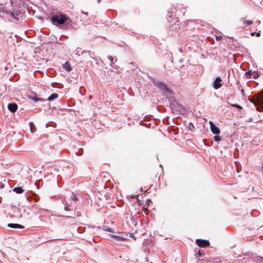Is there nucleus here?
I'll list each match as a JSON object with an SVG mask.
<instances>
[{
	"label": "nucleus",
	"instance_id": "obj_1",
	"mask_svg": "<svg viewBox=\"0 0 263 263\" xmlns=\"http://www.w3.org/2000/svg\"><path fill=\"white\" fill-rule=\"evenodd\" d=\"M51 21L53 24L56 26H60L64 23H66V25H68L71 22L69 18L64 14L52 16L51 18Z\"/></svg>",
	"mask_w": 263,
	"mask_h": 263
},
{
	"label": "nucleus",
	"instance_id": "obj_2",
	"mask_svg": "<svg viewBox=\"0 0 263 263\" xmlns=\"http://www.w3.org/2000/svg\"><path fill=\"white\" fill-rule=\"evenodd\" d=\"M249 100L254 105L258 106L256 109L257 111H263V93H260L257 96H254Z\"/></svg>",
	"mask_w": 263,
	"mask_h": 263
},
{
	"label": "nucleus",
	"instance_id": "obj_3",
	"mask_svg": "<svg viewBox=\"0 0 263 263\" xmlns=\"http://www.w3.org/2000/svg\"><path fill=\"white\" fill-rule=\"evenodd\" d=\"M154 84L155 86L158 87L160 89H161L163 93H165V92H170V89L168 87H167L164 83L159 81H155Z\"/></svg>",
	"mask_w": 263,
	"mask_h": 263
},
{
	"label": "nucleus",
	"instance_id": "obj_4",
	"mask_svg": "<svg viewBox=\"0 0 263 263\" xmlns=\"http://www.w3.org/2000/svg\"><path fill=\"white\" fill-rule=\"evenodd\" d=\"M196 243L200 247H206L210 245V242L208 240L201 239H197Z\"/></svg>",
	"mask_w": 263,
	"mask_h": 263
},
{
	"label": "nucleus",
	"instance_id": "obj_5",
	"mask_svg": "<svg viewBox=\"0 0 263 263\" xmlns=\"http://www.w3.org/2000/svg\"><path fill=\"white\" fill-rule=\"evenodd\" d=\"M223 85L222 79L220 77H218L215 79V89L220 88Z\"/></svg>",
	"mask_w": 263,
	"mask_h": 263
},
{
	"label": "nucleus",
	"instance_id": "obj_6",
	"mask_svg": "<svg viewBox=\"0 0 263 263\" xmlns=\"http://www.w3.org/2000/svg\"><path fill=\"white\" fill-rule=\"evenodd\" d=\"M8 109L12 112H15L17 108V106L15 103H9L8 105Z\"/></svg>",
	"mask_w": 263,
	"mask_h": 263
},
{
	"label": "nucleus",
	"instance_id": "obj_7",
	"mask_svg": "<svg viewBox=\"0 0 263 263\" xmlns=\"http://www.w3.org/2000/svg\"><path fill=\"white\" fill-rule=\"evenodd\" d=\"M8 227L14 229H23L24 227L21 224L17 223H9Z\"/></svg>",
	"mask_w": 263,
	"mask_h": 263
},
{
	"label": "nucleus",
	"instance_id": "obj_8",
	"mask_svg": "<svg viewBox=\"0 0 263 263\" xmlns=\"http://www.w3.org/2000/svg\"><path fill=\"white\" fill-rule=\"evenodd\" d=\"M110 237L114 239H115L117 241H124L126 239L122 236L111 235Z\"/></svg>",
	"mask_w": 263,
	"mask_h": 263
},
{
	"label": "nucleus",
	"instance_id": "obj_9",
	"mask_svg": "<svg viewBox=\"0 0 263 263\" xmlns=\"http://www.w3.org/2000/svg\"><path fill=\"white\" fill-rule=\"evenodd\" d=\"M63 67L67 71H70L71 70V65L68 62L65 63V64L63 65Z\"/></svg>",
	"mask_w": 263,
	"mask_h": 263
},
{
	"label": "nucleus",
	"instance_id": "obj_10",
	"mask_svg": "<svg viewBox=\"0 0 263 263\" xmlns=\"http://www.w3.org/2000/svg\"><path fill=\"white\" fill-rule=\"evenodd\" d=\"M13 191L17 194H21L24 192V190L22 189V187H14Z\"/></svg>",
	"mask_w": 263,
	"mask_h": 263
},
{
	"label": "nucleus",
	"instance_id": "obj_11",
	"mask_svg": "<svg viewBox=\"0 0 263 263\" xmlns=\"http://www.w3.org/2000/svg\"><path fill=\"white\" fill-rule=\"evenodd\" d=\"M58 97V95L57 93H52L51 94L48 98V100L52 101Z\"/></svg>",
	"mask_w": 263,
	"mask_h": 263
},
{
	"label": "nucleus",
	"instance_id": "obj_12",
	"mask_svg": "<svg viewBox=\"0 0 263 263\" xmlns=\"http://www.w3.org/2000/svg\"><path fill=\"white\" fill-rule=\"evenodd\" d=\"M222 140V137L219 136V135H215V141L216 142H219Z\"/></svg>",
	"mask_w": 263,
	"mask_h": 263
},
{
	"label": "nucleus",
	"instance_id": "obj_13",
	"mask_svg": "<svg viewBox=\"0 0 263 263\" xmlns=\"http://www.w3.org/2000/svg\"><path fill=\"white\" fill-rule=\"evenodd\" d=\"M247 77L249 79L251 78V76L253 74V72L251 71H248L245 73Z\"/></svg>",
	"mask_w": 263,
	"mask_h": 263
},
{
	"label": "nucleus",
	"instance_id": "obj_14",
	"mask_svg": "<svg viewBox=\"0 0 263 263\" xmlns=\"http://www.w3.org/2000/svg\"><path fill=\"white\" fill-rule=\"evenodd\" d=\"M220 131L218 127L215 125V135H218L220 134Z\"/></svg>",
	"mask_w": 263,
	"mask_h": 263
},
{
	"label": "nucleus",
	"instance_id": "obj_15",
	"mask_svg": "<svg viewBox=\"0 0 263 263\" xmlns=\"http://www.w3.org/2000/svg\"><path fill=\"white\" fill-rule=\"evenodd\" d=\"M253 76L254 79H256L258 77L259 74L257 71H254L253 72Z\"/></svg>",
	"mask_w": 263,
	"mask_h": 263
},
{
	"label": "nucleus",
	"instance_id": "obj_16",
	"mask_svg": "<svg viewBox=\"0 0 263 263\" xmlns=\"http://www.w3.org/2000/svg\"><path fill=\"white\" fill-rule=\"evenodd\" d=\"M7 13L9 14L11 17L15 19L16 20H18V18L15 16L13 12H7Z\"/></svg>",
	"mask_w": 263,
	"mask_h": 263
},
{
	"label": "nucleus",
	"instance_id": "obj_17",
	"mask_svg": "<svg viewBox=\"0 0 263 263\" xmlns=\"http://www.w3.org/2000/svg\"><path fill=\"white\" fill-rule=\"evenodd\" d=\"M253 22L252 21H244V24H246L247 25H252L253 24Z\"/></svg>",
	"mask_w": 263,
	"mask_h": 263
},
{
	"label": "nucleus",
	"instance_id": "obj_18",
	"mask_svg": "<svg viewBox=\"0 0 263 263\" xmlns=\"http://www.w3.org/2000/svg\"><path fill=\"white\" fill-rule=\"evenodd\" d=\"M103 230L105 231L111 232V233H114V232L112 230V229L110 228H105L103 229Z\"/></svg>",
	"mask_w": 263,
	"mask_h": 263
},
{
	"label": "nucleus",
	"instance_id": "obj_19",
	"mask_svg": "<svg viewBox=\"0 0 263 263\" xmlns=\"http://www.w3.org/2000/svg\"><path fill=\"white\" fill-rule=\"evenodd\" d=\"M210 124L211 130L212 131V132L213 133H214V123L210 121Z\"/></svg>",
	"mask_w": 263,
	"mask_h": 263
},
{
	"label": "nucleus",
	"instance_id": "obj_20",
	"mask_svg": "<svg viewBox=\"0 0 263 263\" xmlns=\"http://www.w3.org/2000/svg\"><path fill=\"white\" fill-rule=\"evenodd\" d=\"M251 35L252 36H253V35H256V36H259L260 35V33L259 32H252L251 33Z\"/></svg>",
	"mask_w": 263,
	"mask_h": 263
},
{
	"label": "nucleus",
	"instance_id": "obj_21",
	"mask_svg": "<svg viewBox=\"0 0 263 263\" xmlns=\"http://www.w3.org/2000/svg\"><path fill=\"white\" fill-rule=\"evenodd\" d=\"M231 106H233V107H236L237 108H238V109H242V107L241 106H240V105H239L238 104H231Z\"/></svg>",
	"mask_w": 263,
	"mask_h": 263
},
{
	"label": "nucleus",
	"instance_id": "obj_22",
	"mask_svg": "<svg viewBox=\"0 0 263 263\" xmlns=\"http://www.w3.org/2000/svg\"><path fill=\"white\" fill-rule=\"evenodd\" d=\"M215 38L217 41H220L222 39V36L221 35H215Z\"/></svg>",
	"mask_w": 263,
	"mask_h": 263
},
{
	"label": "nucleus",
	"instance_id": "obj_23",
	"mask_svg": "<svg viewBox=\"0 0 263 263\" xmlns=\"http://www.w3.org/2000/svg\"><path fill=\"white\" fill-rule=\"evenodd\" d=\"M107 58H108V59L110 60V61L111 63H112V61H113V60H114V58H113V57H111V56L108 55Z\"/></svg>",
	"mask_w": 263,
	"mask_h": 263
},
{
	"label": "nucleus",
	"instance_id": "obj_24",
	"mask_svg": "<svg viewBox=\"0 0 263 263\" xmlns=\"http://www.w3.org/2000/svg\"><path fill=\"white\" fill-rule=\"evenodd\" d=\"M129 237L132 238L134 239L135 240L136 239V238L135 237V236L133 233H130Z\"/></svg>",
	"mask_w": 263,
	"mask_h": 263
},
{
	"label": "nucleus",
	"instance_id": "obj_25",
	"mask_svg": "<svg viewBox=\"0 0 263 263\" xmlns=\"http://www.w3.org/2000/svg\"><path fill=\"white\" fill-rule=\"evenodd\" d=\"M32 100H34L35 102H36L38 100H40L41 99L40 98H32Z\"/></svg>",
	"mask_w": 263,
	"mask_h": 263
},
{
	"label": "nucleus",
	"instance_id": "obj_26",
	"mask_svg": "<svg viewBox=\"0 0 263 263\" xmlns=\"http://www.w3.org/2000/svg\"><path fill=\"white\" fill-rule=\"evenodd\" d=\"M252 120H253V118L251 117V118H249L247 120V122H250L252 121Z\"/></svg>",
	"mask_w": 263,
	"mask_h": 263
},
{
	"label": "nucleus",
	"instance_id": "obj_27",
	"mask_svg": "<svg viewBox=\"0 0 263 263\" xmlns=\"http://www.w3.org/2000/svg\"><path fill=\"white\" fill-rule=\"evenodd\" d=\"M4 186V185L2 183H0V189L3 188Z\"/></svg>",
	"mask_w": 263,
	"mask_h": 263
},
{
	"label": "nucleus",
	"instance_id": "obj_28",
	"mask_svg": "<svg viewBox=\"0 0 263 263\" xmlns=\"http://www.w3.org/2000/svg\"><path fill=\"white\" fill-rule=\"evenodd\" d=\"M65 210L66 211H69L70 210L68 206H65Z\"/></svg>",
	"mask_w": 263,
	"mask_h": 263
},
{
	"label": "nucleus",
	"instance_id": "obj_29",
	"mask_svg": "<svg viewBox=\"0 0 263 263\" xmlns=\"http://www.w3.org/2000/svg\"><path fill=\"white\" fill-rule=\"evenodd\" d=\"M261 171L263 172V160H262V162L261 166Z\"/></svg>",
	"mask_w": 263,
	"mask_h": 263
},
{
	"label": "nucleus",
	"instance_id": "obj_30",
	"mask_svg": "<svg viewBox=\"0 0 263 263\" xmlns=\"http://www.w3.org/2000/svg\"><path fill=\"white\" fill-rule=\"evenodd\" d=\"M77 54L78 55H80V54L79 53V51H78L77 52Z\"/></svg>",
	"mask_w": 263,
	"mask_h": 263
},
{
	"label": "nucleus",
	"instance_id": "obj_31",
	"mask_svg": "<svg viewBox=\"0 0 263 263\" xmlns=\"http://www.w3.org/2000/svg\"><path fill=\"white\" fill-rule=\"evenodd\" d=\"M241 92H243V89L241 90Z\"/></svg>",
	"mask_w": 263,
	"mask_h": 263
}]
</instances>
